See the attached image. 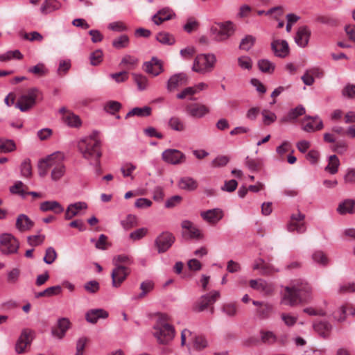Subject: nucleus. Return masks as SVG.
I'll use <instances>...</instances> for the list:
<instances>
[{
	"label": "nucleus",
	"mask_w": 355,
	"mask_h": 355,
	"mask_svg": "<svg viewBox=\"0 0 355 355\" xmlns=\"http://www.w3.org/2000/svg\"><path fill=\"white\" fill-rule=\"evenodd\" d=\"M162 157L164 162L173 165L183 163L186 159L184 154L176 149L165 150Z\"/></svg>",
	"instance_id": "9b49d317"
},
{
	"label": "nucleus",
	"mask_w": 355,
	"mask_h": 355,
	"mask_svg": "<svg viewBox=\"0 0 355 355\" xmlns=\"http://www.w3.org/2000/svg\"><path fill=\"white\" fill-rule=\"evenodd\" d=\"M312 258L313 261L316 263L325 266L328 263V259L324 254V253L322 251H316L313 255Z\"/></svg>",
	"instance_id": "338daca9"
},
{
	"label": "nucleus",
	"mask_w": 355,
	"mask_h": 355,
	"mask_svg": "<svg viewBox=\"0 0 355 355\" xmlns=\"http://www.w3.org/2000/svg\"><path fill=\"white\" fill-rule=\"evenodd\" d=\"M245 164L250 171H257L261 168L262 162L259 159H253L248 156Z\"/></svg>",
	"instance_id": "a18cd8bd"
},
{
	"label": "nucleus",
	"mask_w": 355,
	"mask_h": 355,
	"mask_svg": "<svg viewBox=\"0 0 355 355\" xmlns=\"http://www.w3.org/2000/svg\"><path fill=\"white\" fill-rule=\"evenodd\" d=\"M87 205L85 202H77L70 204L66 209L64 218L70 220L78 214L82 209H86Z\"/></svg>",
	"instance_id": "393cba45"
},
{
	"label": "nucleus",
	"mask_w": 355,
	"mask_h": 355,
	"mask_svg": "<svg viewBox=\"0 0 355 355\" xmlns=\"http://www.w3.org/2000/svg\"><path fill=\"white\" fill-rule=\"evenodd\" d=\"M273 311L272 304L265 303L257 309V315L261 320L267 319L270 317Z\"/></svg>",
	"instance_id": "72a5a7b5"
},
{
	"label": "nucleus",
	"mask_w": 355,
	"mask_h": 355,
	"mask_svg": "<svg viewBox=\"0 0 355 355\" xmlns=\"http://www.w3.org/2000/svg\"><path fill=\"white\" fill-rule=\"evenodd\" d=\"M40 209L42 211H53L55 214H60L64 208L58 201H44L40 204Z\"/></svg>",
	"instance_id": "c756f323"
},
{
	"label": "nucleus",
	"mask_w": 355,
	"mask_h": 355,
	"mask_svg": "<svg viewBox=\"0 0 355 355\" xmlns=\"http://www.w3.org/2000/svg\"><path fill=\"white\" fill-rule=\"evenodd\" d=\"M263 122L265 125H269L272 123L275 122L277 119V116L275 113L271 112L268 110H264L262 112Z\"/></svg>",
	"instance_id": "0e129e2a"
},
{
	"label": "nucleus",
	"mask_w": 355,
	"mask_h": 355,
	"mask_svg": "<svg viewBox=\"0 0 355 355\" xmlns=\"http://www.w3.org/2000/svg\"><path fill=\"white\" fill-rule=\"evenodd\" d=\"M138 59L130 55H125L121 59L119 65L122 67H125L128 69H131L135 67L137 64Z\"/></svg>",
	"instance_id": "37998d69"
},
{
	"label": "nucleus",
	"mask_w": 355,
	"mask_h": 355,
	"mask_svg": "<svg viewBox=\"0 0 355 355\" xmlns=\"http://www.w3.org/2000/svg\"><path fill=\"white\" fill-rule=\"evenodd\" d=\"M255 37L252 35H248L243 38L241 41L239 49L244 51H249L254 44Z\"/></svg>",
	"instance_id": "de8ad7c7"
},
{
	"label": "nucleus",
	"mask_w": 355,
	"mask_h": 355,
	"mask_svg": "<svg viewBox=\"0 0 355 355\" xmlns=\"http://www.w3.org/2000/svg\"><path fill=\"white\" fill-rule=\"evenodd\" d=\"M315 21L329 26H336L338 24V21L336 18L328 15H320L316 16Z\"/></svg>",
	"instance_id": "4c0bfd02"
},
{
	"label": "nucleus",
	"mask_w": 355,
	"mask_h": 355,
	"mask_svg": "<svg viewBox=\"0 0 355 355\" xmlns=\"http://www.w3.org/2000/svg\"><path fill=\"white\" fill-rule=\"evenodd\" d=\"M21 270L18 268H14L9 270L7 273V282L8 284H16L20 277Z\"/></svg>",
	"instance_id": "603ef678"
},
{
	"label": "nucleus",
	"mask_w": 355,
	"mask_h": 355,
	"mask_svg": "<svg viewBox=\"0 0 355 355\" xmlns=\"http://www.w3.org/2000/svg\"><path fill=\"white\" fill-rule=\"evenodd\" d=\"M133 79L139 90H144L148 86V79L141 74L132 73Z\"/></svg>",
	"instance_id": "864d4df0"
},
{
	"label": "nucleus",
	"mask_w": 355,
	"mask_h": 355,
	"mask_svg": "<svg viewBox=\"0 0 355 355\" xmlns=\"http://www.w3.org/2000/svg\"><path fill=\"white\" fill-rule=\"evenodd\" d=\"M154 288V283L150 280H147L141 282L140 289L141 293L139 295V298H143L147 293L150 292Z\"/></svg>",
	"instance_id": "6e6d98bb"
},
{
	"label": "nucleus",
	"mask_w": 355,
	"mask_h": 355,
	"mask_svg": "<svg viewBox=\"0 0 355 355\" xmlns=\"http://www.w3.org/2000/svg\"><path fill=\"white\" fill-rule=\"evenodd\" d=\"M198 182L193 178L191 177L182 178L179 182L178 186L181 189L186 190L187 191H192L197 189Z\"/></svg>",
	"instance_id": "2f4dec72"
},
{
	"label": "nucleus",
	"mask_w": 355,
	"mask_h": 355,
	"mask_svg": "<svg viewBox=\"0 0 355 355\" xmlns=\"http://www.w3.org/2000/svg\"><path fill=\"white\" fill-rule=\"evenodd\" d=\"M340 214H353L355 211V201L352 199L345 200L340 202L337 208Z\"/></svg>",
	"instance_id": "7c9ffc66"
},
{
	"label": "nucleus",
	"mask_w": 355,
	"mask_h": 355,
	"mask_svg": "<svg viewBox=\"0 0 355 355\" xmlns=\"http://www.w3.org/2000/svg\"><path fill=\"white\" fill-rule=\"evenodd\" d=\"M45 239V235L42 234H37V235H32L28 236L27 237V242L28 243L33 246L36 247L43 243Z\"/></svg>",
	"instance_id": "bf43d9fd"
},
{
	"label": "nucleus",
	"mask_w": 355,
	"mask_h": 355,
	"mask_svg": "<svg viewBox=\"0 0 355 355\" xmlns=\"http://www.w3.org/2000/svg\"><path fill=\"white\" fill-rule=\"evenodd\" d=\"M175 242L174 236L168 232H162L155 240V245L159 253L166 252Z\"/></svg>",
	"instance_id": "1a4fd4ad"
},
{
	"label": "nucleus",
	"mask_w": 355,
	"mask_h": 355,
	"mask_svg": "<svg viewBox=\"0 0 355 355\" xmlns=\"http://www.w3.org/2000/svg\"><path fill=\"white\" fill-rule=\"evenodd\" d=\"M40 91L33 87L29 89L26 94L21 95L16 103V107L21 112H27L32 108L36 103V99L38 98Z\"/></svg>",
	"instance_id": "6e6552de"
},
{
	"label": "nucleus",
	"mask_w": 355,
	"mask_h": 355,
	"mask_svg": "<svg viewBox=\"0 0 355 355\" xmlns=\"http://www.w3.org/2000/svg\"><path fill=\"white\" fill-rule=\"evenodd\" d=\"M62 292L60 286H53L49 287L43 291L35 293V297L39 298L42 297H51L53 295H59Z\"/></svg>",
	"instance_id": "f704fd0d"
},
{
	"label": "nucleus",
	"mask_w": 355,
	"mask_h": 355,
	"mask_svg": "<svg viewBox=\"0 0 355 355\" xmlns=\"http://www.w3.org/2000/svg\"><path fill=\"white\" fill-rule=\"evenodd\" d=\"M271 49L277 57L285 58L289 53L288 44L286 40H273L271 43Z\"/></svg>",
	"instance_id": "a211bd4d"
},
{
	"label": "nucleus",
	"mask_w": 355,
	"mask_h": 355,
	"mask_svg": "<svg viewBox=\"0 0 355 355\" xmlns=\"http://www.w3.org/2000/svg\"><path fill=\"white\" fill-rule=\"evenodd\" d=\"M65 167L62 162L60 161L58 163V164L53 168L51 172V178L52 180L56 181L60 180L64 174Z\"/></svg>",
	"instance_id": "8fccbe9b"
},
{
	"label": "nucleus",
	"mask_w": 355,
	"mask_h": 355,
	"mask_svg": "<svg viewBox=\"0 0 355 355\" xmlns=\"http://www.w3.org/2000/svg\"><path fill=\"white\" fill-rule=\"evenodd\" d=\"M57 253L55 249L53 247H49L46 250L45 255L44 257L43 261L46 264H51L56 259Z\"/></svg>",
	"instance_id": "4d7b16f0"
},
{
	"label": "nucleus",
	"mask_w": 355,
	"mask_h": 355,
	"mask_svg": "<svg viewBox=\"0 0 355 355\" xmlns=\"http://www.w3.org/2000/svg\"><path fill=\"white\" fill-rule=\"evenodd\" d=\"M143 69L148 73L157 76L163 71L162 62L153 57L150 61L144 63Z\"/></svg>",
	"instance_id": "dca6fc26"
},
{
	"label": "nucleus",
	"mask_w": 355,
	"mask_h": 355,
	"mask_svg": "<svg viewBox=\"0 0 355 355\" xmlns=\"http://www.w3.org/2000/svg\"><path fill=\"white\" fill-rule=\"evenodd\" d=\"M21 174L25 178H30L32 175V167L29 159L24 160L21 163Z\"/></svg>",
	"instance_id": "052dcab7"
},
{
	"label": "nucleus",
	"mask_w": 355,
	"mask_h": 355,
	"mask_svg": "<svg viewBox=\"0 0 355 355\" xmlns=\"http://www.w3.org/2000/svg\"><path fill=\"white\" fill-rule=\"evenodd\" d=\"M28 71L29 73H32L33 74H35V75H37V76H43L44 75H46V73H47L48 70L46 68L44 64H43V63H38L35 66H34L33 67H30L28 69Z\"/></svg>",
	"instance_id": "13d9d810"
},
{
	"label": "nucleus",
	"mask_w": 355,
	"mask_h": 355,
	"mask_svg": "<svg viewBox=\"0 0 355 355\" xmlns=\"http://www.w3.org/2000/svg\"><path fill=\"white\" fill-rule=\"evenodd\" d=\"M312 288L302 279L293 281L291 286L284 287L282 302L293 306L299 303H307L311 300Z\"/></svg>",
	"instance_id": "f257e3e1"
},
{
	"label": "nucleus",
	"mask_w": 355,
	"mask_h": 355,
	"mask_svg": "<svg viewBox=\"0 0 355 355\" xmlns=\"http://www.w3.org/2000/svg\"><path fill=\"white\" fill-rule=\"evenodd\" d=\"M304 218L305 215L300 212L297 214H292L287 225V230L289 232L296 231L299 234L305 232L306 227L304 222Z\"/></svg>",
	"instance_id": "9d476101"
},
{
	"label": "nucleus",
	"mask_w": 355,
	"mask_h": 355,
	"mask_svg": "<svg viewBox=\"0 0 355 355\" xmlns=\"http://www.w3.org/2000/svg\"><path fill=\"white\" fill-rule=\"evenodd\" d=\"M16 148L15 144L13 140L0 139V153H10Z\"/></svg>",
	"instance_id": "49530a36"
},
{
	"label": "nucleus",
	"mask_w": 355,
	"mask_h": 355,
	"mask_svg": "<svg viewBox=\"0 0 355 355\" xmlns=\"http://www.w3.org/2000/svg\"><path fill=\"white\" fill-rule=\"evenodd\" d=\"M175 17V14L169 8H164L159 10L152 17L153 21L156 25H159L165 21L170 20Z\"/></svg>",
	"instance_id": "412c9836"
},
{
	"label": "nucleus",
	"mask_w": 355,
	"mask_h": 355,
	"mask_svg": "<svg viewBox=\"0 0 355 355\" xmlns=\"http://www.w3.org/2000/svg\"><path fill=\"white\" fill-rule=\"evenodd\" d=\"M121 107V104L118 101H110L105 105V110L106 112L114 114L116 112H118Z\"/></svg>",
	"instance_id": "69168bd1"
},
{
	"label": "nucleus",
	"mask_w": 355,
	"mask_h": 355,
	"mask_svg": "<svg viewBox=\"0 0 355 355\" xmlns=\"http://www.w3.org/2000/svg\"><path fill=\"white\" fill-rule=\"evenodd\" d=\"M250 286L252 288L263 294H269L272 291V286L262 279H251L250 281Z\"/></svg>",
	"instance_id": "a878e982"
},
{
	"label": "nucleus",
	"mask_w": 355,
	"mask_h": 355,
	"mask_svg": "<svg viewBox=\"0 0 355 355\" xmlns=\"http://www.w3.org/2000/svg\"><path fill=\"white\" fill-rule=\"evenodd\" d=\"M62 120L70 128H78L82 125L80 118L72 112H67L62 116Z\"/></svg>",
	"instance_id": "bb28decb"
},
{
	"label": "nucleus",
	"mask_w": 355,
	"mask_h": 355,
	"mask_svg": "<svg viewBox=\"0 0 355 355\" xmlns=\"http://www.w3.org/2000/svg\"><path fill=\"white\" fill-rule=\"evenodd\" d=\"M257 65L260 71L267 73H272L275 68V64L268 59L259 60Z\"/></svg>",
	"instance_id": "ea45409f"
},
{
	"label": "nucleus",
	"mask_w": 355,
	"mask_h": 355,
	"mask_svg": "<svg viewBox=\"0 0 355 355\" xmlns=\"http://www.w3.org/2000/svg\"><path fill=\"white\" fill-rule=\"evenodd\" d=\"M343 179L345 184H355V169L348 168Z\"/></svg>",
	"instance_id": "774afa93"
},
{
	"label": "nucleus",
	"mask_w": 355,
	"mask_h": 355,
	"mask_svg": "<svg viewBox=\"0 0 355 355\" xmlns=\"http://www.w3.org/2000/svg\"><path fill=\"white\" fill-rule=\"evenodd\" d=\"M216 62V57L214 53L198 54L193 60L192 71L205 74L213 71Z\"/></svg>",
	"instance_id": "20e7f679"
},
{
	"label": "nucleus",
	"mask_w": 355,
	"mask_h": 355,
	"mask_svg": "<svg viewBox=\"0 0 355 355\" xmlns=\"http://www.w3.org/2000/svg\"><path fill=\"white\" fill-rule=\"evenodd\" d=\"M304 114L305 108L302 105H298L295 108L291 109L286 116L280 119V122L282 123L290 122Z\"/></svg>",
	"instance_id": "c85d7f7f"
},
{
	"label": "nucleus",
	"mask_w": 355,
	"mask_h": 355,
	"mask_svg": "<svg viewBox=\"0 0 355 355\" xmlns=\"http://www.w3.org/2000/svg\"><path fill=\"white\" fill-rule=\"evenodd\" d=\"M314 330L323 338L329 337L330 332L332 329L331 324L327 321H320L315 322L313 324Z\"/></svg>",
	"instance_id": "cd10ccee"
},
{
	"label": "nucleus",
	"mask_w": 355,
	"mask_h": 355,
	"mask_svg": "<svg viewBox=\"0 0 355 355\" xmlns=\"http://www.w3.org/2000/svg\"><path fill=\"white\" fill-rule=\"evenodd\" d=\"M128 268L125 266L114 267L111 273L112 285L113 287L118 288L125 281L128 277L129 272Z\"/></svg>",
	"instance_id": "f8f14e48"
},
{
	"label": "nucleus",
	"mask_w": 355,
	"mask_h": 355,
	"mask_svg": "<svg viewBox=\"0 0 355 355\" xmlns=\"http://www.w3.org/2000/svg\"><path fill=\"white\" fill-rule=\"evenodd\" d=\"M189 82L188 76L184 73H178L172 76L167 82V89L172 92L177 87L186 85Z\"/></svg>",
	"instance_id": "2eb2a0df"
},
{
	"label": "nucleus",
	"mask_w": 355,
	"mask_h": 355,
	"mask_svg": "<svg viewBox=\"0 0 355 355\" xmlns=\"http://www.w3.org/2000/svg\"><path fill=\"white\" fill-rule=\"evenodd\" d=\"M122 227L128 230L137 226V219L135 215L129 214L127 217L121 221Z\"/></svg>",
	"instance_id": "09e8293b"
},
{
	"label": "nucleus",
	"mask_w": 355,
	"mask_h": 355,
	"mask_svg": "<svg viewBox=\"0 0 355 355\" xmlns=\"http://www.w3.org/2000/svg\"><path fill=\"white\" fill-rule=\"evenodd\" d=\"M224 216L223 211L219 208L209 209L200 213L202 218L210 224H216Z\"/></svg>",
	"instance_id": "ddd939ff"
},
{
	"label": "nucleus",
	"mask_w": 355,
	"mask_h": 355,
	"mask_svg": "<svg viewBox=\"0 0 355 355\" xmlns=\"http://www.w3.org/2000/svg\"><path fill=\"white\" fill-rule=\"evenodd\" d=\"M59 156H60V153H56L49 155L45 159H43V161H44L46 163V166L48 168H50L51 167L54 168L58 164V163L61 161L60 159H57Z\"/></svg>",
	"instance_id": "680f3d73"
},
{
	"label": "nucleus",
	"mask_w": 355,
	"mask_h": 355,
	"mask_svg": "<svg viewBox=\"0 0 355 355\" xmlns=\"http://www.w3.org/2000/svg\"><path fill=\"white\" fill-rule=\"evenodd\" d=\"M108 312L103 309L89 310L85 314L86 320L91 324H96L100 318L105 319L108 317Z\"/></svg>",
	"instance_id": "5701e85b"
},
{
	"label": "nucleus",
	"mask_w": 355,
	"mask_h": 355,
	"mask_svg": "<svg viewBox=\"0 0 355 355\" xmlns=\"http://www.w3.org/2000/svg\"><path fill=\"white\" fill-rule=\"evenodd\" d=\"M129 37L126 35H121L119 37L115 38L112 42V44L113 47H114L116 49H121L126 48L129 45Z\"/></svg>",
	"instance_id": "79ce46f5"
},
{
	"label": "nucleus",
	"mask_w": 355,
	"mask_h": 355,
	"mask_svg": "<svg viewBox=\"0 0 355 355\" xmlns=\"http://www.w3.org/2000/svg\"><path fill=\"white\" fill-rule=\"evenodd\" d=\"M208 345L207 341L203 336H196L193 338V346L198 350H202Z\"/></svg>",
	"instance_id": "e2e57ef3"
},
{
	"label": "nucleus",
	"mask_w": 355,
	"mask_h": 355,
	"mask_svg": "<svg viewBox=\"0 0 355 355\" xmlns=\"http://www.w3.org/2000/svg\"><path fill=\"white\" fill-rule=\"evenodd\" d=\"M153 329L155 330L153 335L159 344L166 345L174 338V327L168 323L165 322L163 317L159 318Z\"/></svg>",
	"instance_id": "7ed1b4c3"
},
{
	"label": "nucleus",
	"mask_w": 355,
	"mask_h": 355,
	"mask_svg": "<svg viewBox=\"0 0 355 355\" xmlns=\"http://www.w3.org/2000/svg\"><path fill=\"white\" fill-rule=\"evenodd\" d=\"M181 227L182 229H184L188 231V232H182L183 236L186 237L187 239H200L202 237V235L200 233V230L197 227H196L191 221L189 220H183L181 223Z\"/></svg>",
	"instance_id": "4468645a"
},
{
	"label": "nucleus",
	"mask_w": 355,
	"mask_h": 355,
	"mask_svg": "<svg viewBox=\"0 0 355 355\" xmlns=\"http://www.w3.org/2000/svg\"><path fill=\"white\" fill-rule=\"evenodd\" d=\"M261 341L266 345H273L277 341V336L271 331H260Z\"/></svg>",
	"instance_id": "e433bc0d"
},
{
	"label": "nucleus",
	"mask_w": 355,
	"mask_h": 355,
	"mask_svg": "<svg viewBox=\"0 0 355 355\" xmlns=\"http://www.w3.org/2000/svg\"><path fill=\"white\" fill-rule=\"evenodd\" d=\"M340 166V161L336 155H330L329 157V164L325 167L324 170L330 174H336L338 171Z\"/></svg>",
	"instance_id": "c9c22d12"
},
{
	"label": "nucleus",
	"mask_w": 355,
	"mask_h": 355,
	"mask_svg": "<svg viewBox=\"0 0 355 355\" xmlns=\"http://www.w3.org/2000/svg\"><path fill=\"white\" fill-rule=\"evenodd\" d=\"M310 36V29L306 26H303L298 28L295 37V41L299 46L304 48L307 46Z\"/></svg>",
	"instance_id": "6ab92c4d"
},
{
	"label": "nucleus",
	"mask_w": 355,
	"mask_h": 355,
	"mask_svg": "<svg viewBox=\"0 0 355 355\" xmlns=\"http://www.w3.org/2000/svg\"><path fill=\"white\" fill-rule=\"evenodd\" d=\"M168 126L173 130L182 132L185 130V124L184 121L178 116H172L168 122Z\"/></svg>",
	"instance_id": "58836bf2"
},
{
	"label": "nucleus",
	"mask_w": 355,
	"mask_h": 355,
	"mask_svg": "<svg viewBox=\"0 0 355 355\" xmlns=\"http://www.w3.org/2000/svg\"><path fill=\"white\" fill-rule=\"evenodd\" d=\"M19 248V241L10 233L0 234V251L6 255L16 254Z\"/></svg>",
	"instance_id": "0eeeda50"
},
{
	"label": "nucleus",
	"mask_w": 355,
	"mask_h": 355,
	"mask_svg": "<svg viewBox=\"0 0 355 355\" xmlns=\"http://www.w3.org/2000/svg\"><path fill=\"white\" fill-rule=\"evenodd\" d=\"M156 40L159 42L167 45H172L175 42L173 35L167 32L159 33L156 36Z\"/></svg>",
	"instance_id": "a19ab883"
},
{
	"label": "nucleus",
	"mask_w": 355,
	"mask_h": 355,
	"mask_svg": "<svg viewBox=\"0 0 355 355\" xmlns=\"http://www.w3.org/2000/svg\"><path fill=\"white\" fill-rule=\"evenodd\" d=\"M34 225V222L26 214H19L16 220V228L21 232L30 230Z\"/></svg>",
	"instance_id": "b1692460"
},
{
	"label": "nucleus",
	"mask_w": 355,
	"mask_h": 355,
	"mask_svg": "<svg viewBox=\"0 0 355 355\" xmlns=\"http://www.w3.org/2000/svg\"><path fill=\"white\" fill-rule=\"evenodd\" d=\"M31 333V330L26 329L21 331L15 345V351L17 354L24 353L27 345L31 344L32 341Z\"/></svg>",
	"instance_id": "f3484780"
},
{
	"label": "nucleus",
	"mask_w": 355,
	"mask_h": 355,
	"mask_svg": "<svg viewBox=\"0 0 355 355\" xmlns=\"http://www.w3.org/2000/svg\"><path fill=\"white\" fill-rule=\"evenodd\" d=\"M152 108L149 106H144L143 107H136L128 112L125 116V118H129L134 116L139 117H146L151 114Z\"/></svg>",
	"instance_id": "473e14b6"
},
{
	"label": "nucleus",
	"mask_w": 355,
	"mask_h": 355,
	"mask_svg": "<svg viewBox=\"0 0 355 355\" xmlns=\"http://www.w3.org/2000/svg\"><path fill=\"white\" fill-rule=\"evenodd\" d=\"M98 132L94 131L89 136L81 139L78 143V148L83 157L88 160H98L102 155L101 140Z\"/></svg>",
	"instance_id": "f03ea898"
},
{
	"label": "nucleus",
	"mask_w": 355,
	"mask_h": 355,
	"mask_svg": "<svg viewBox=\"0 0 355 355\" xmlns=\"http://www.w3.org/2000/svg\"><path fill=\"white\" fill-rule=\"evenodd\" d=\"M103 53L101 49H96L89 55L90 64L92 66H97L103 61Z\"/></svg>",
	"instance_id": "5fc2aeb1"
},
{
	"label": "nucleus",
	"mask_w": 355,
	"mask_h": 355,
	"mask_svg": "<svg viewBox=\"0 0 355 355\" xmlns=\"http://www.w3.org/2000/svg\"><path fill=\"white\" fill-rule=\"evenodd\" d=\"M188 114L196 118H202L209 113V109L205 105L194 103L187 107Z\"/></svg>",
	"instance_id": "4be33fe9"
},
{
	"label": "nucleus",
	"mask_w": 355,
	"mask_h": 355,
	"mask_svg": "<svg viewBox=\"0 0 355 355\" xmlns=\"http://www.w3.org/2000/svg\"><path fill=\"white\" fill-rule=\"evenodd\" d=\"M58 329H52L51 334L53 336L62 339L64 337L67 331L70 328L71 322L67 318L58 319L57 323Z\"/></svg>",
	"instance_id": "aec40b11"
},
{
	"label": "nucleus",
	"mask_w": 355,
	"mask_h": 355,
	"mask_svg": "<svg viewBox=\"0 0 355 355\" xmlns=\"http://www.w3.org/2000/svg\"><path fill=\"white\" fill-rule=\"evenodd\" d=\"M220 294L218 291H213L210 293L202 295L193 304V310L196 313L204 311L209 309L211 314L214 313L213 304L220 298Z\"/></svg>",
	"instance_id": "39448f33"
},
{
	"label": "nucleus",
	"mask_w": 355,
	"mask_h": 355,
	"mask_svg": "<svg viewBox=\"0 0 355 355\" xmlns=\"http://www.w3.org/2000/svg\"><path fill=\"white\" fill-rule=\"evenodd\" d=\"M235 27L230 21L218 23L217 26L211 28V33L214 40L217 42H223L234 35Z\"/></svg>",
	"instance_id": "423d86ee"
},
{
	"label": "nucleus",
	"mask_w": 355,
	"mask_h": 355,
	"mask_svg": "<svg viewBox=\"0 0 355 355\" xmlns=\"http://www.w3.org/2000/svg\"><path fill=\"white\" fill-rule=\"evenodd\" d=\"M113 265L116 267L118 266H122L121 263L125 264H132L133 263V261L130 257L126 254H119L115 257H114L112 259Z\"/></svg>",
	"instance_id": "3c124183"
},
{
	"label": "nucleus",
	"mask_w": 355,
	"mask_h": 355,
	"mask_svg": "<svg viewBox=\"0 0 355 355\" xmlns=\"http://www.w3.org/2000/svg\"><path fill=\"white\" fill-rule=\"evenodd\" d=\"M58 8V3L56 0H45L40 10L43 14H47Z\"/></svg>",
	"instance_id": "c03bdc74"
}]
</instances>
